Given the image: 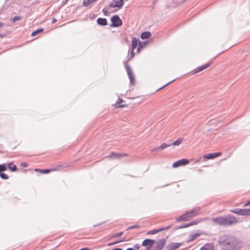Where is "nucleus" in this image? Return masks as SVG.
I'll list each match as a JSON object with an SVG mask.
<instances>
[{"mask_svg": "<svg viewBox=\"0 0 250 250\" xmlns=\"http://www.w3.org/2000/svg\"><path fill=\"white\" fill-rule=\"evenodd\" d=\"M211 221L216 225L225 227L234 226L240 222L239 220L232 214L214 217L211 219Z\"/></svg>", "mask_w": 250, "mask_h": 250, "instance_id": "nucleus-1", "label": "nucleus"}, {"mask_svg": "<svg viewBox=\"0 0 250 250\" xmlns=\"http://www.w3.org/2000/svg\"><path fill=\"white\" fill-rule=\"evenodd\" d=\"M226 244L230 246L233 250H238L242 248L243 242L237 238L232 237L229 241L227 242Z\"/></svg>", "mask_w": 250, "mask_h": 250, "instance_id": "nucleus-2", "label": "nucleus"}, {"mask_svg": "<svg viewBox=\"0 0 250 250\" xmlns=\"http://www.w3.org/2000/svg\"><path fill=\"white\" fill-rule=\"evenodd\" d=\"M111 24L110 27H118L121 26L123 24L122 20L118 15L113 16L111 18Z\"/></svg>", "mask_w": 250, "mask_h": 250, "instance_id": "nucleus-3", "label": "nucleus"}, {"mask_svg": "<svg viewBox=\"0 0 250 250\" xmlns=\"http://www.w3.org/2000/svg\"><path fill=\"white\" fill-rule=\"evenodd\" d=\"M232 213H235L239 215L247 216L250 215V209H240L238 208L231 209L229 210Z\"/></svg>", "mask_w": 250, "mask_h": 250, "instance_id": "nucleus-4", "label": "nucleus"}, {"mask_svg": "<svg viewBox=\"0 0 250 250\" xmlns=\"http://www.w3.org/2000/svg\"><path fill=\"white\" fill-rule=\"evenodd\" d=\"M200 210L201 208L200 207H197L189 211H186L184 214H187V217L188 218V221H189L194 216L197 215Z\"/></svg>", "mask_w": 250, "mask_h": 250, "instance_id": "nucleus-5", "label": "nucleus"}, {"mask_svg": "<svg viewBox=\"0 0 250 250\" xmlns=\"http://www.w3.org/2000/svg\"><path fill=\"white\" fill-rule=\"evenodd\" d=\"M125 67L129 79L130 80V83L132 85H134L135 83L134 82V75L133 74L131 68L129 65L127 64H125Z\"/></svg>", "mask_w": 250, "mask_h": 250, "instance_id": "nucleus-6", "label": "nucleus"}, {"mask_svg": "<svg viewBox=\"0 0 250 250\" xmlns=\"http://www.w3.org/2000/svg\"><path fill=\"white\" fill-rule=\"evenodd\" d=\"M124 0H113L112 2L109 4V6L111 8L117 7L121 9L124 5Z\"/></svg>", "mask_w": 250, "mask_h": 250, "instance_id": "nucleus-7", "label": "nucleus"}, {"mask_svg": "<svg viewBox=\"0 0 250 250\" xmlns=\"http://www.w3.org/2000/svg\"><path fill=\"white\" fill-rule=\"evenodd\" d=\"M155 241L153 239H145L143 242L142 245L144 247H146L147 250H149L152 248L154 244Z\"/></svg>", "mask_w": 250, "mask_h": 250, "instance_id": "nucleus-8", "label": "nucleus"}, {"mask_svg": "<svg viewBox=\"0 0 250 250\" xmlns=\"http://www.w3.org/2000/svg\"><path fill=\"white\" fill-rule=\"evenodd\" d=\"M189 163V161L187 159H182L175 162L173 164V167L174 168L178 167L180 166H185L188 164Z\"/></svg>", "mask_w": 250, "mask_h": 250, "instance_id": "nucleus-9", "label": "nucleus"}, {"mask_svg": "<svg viewBox=\"0 0 250 250\" xmlns=\"http://www.w3.org/2000/svg\"><path fill=\"white\" fill-rule=\"evenodd\" d=\"M182 245L181 243L171 242L168 244L166 246L167 250H175L178 249Z\"/></svg>", "mask_w": 250, "mask_h": 250, "instance_id": "nucleus-10", "label": "nucleus"}, {"mask_svg": "<svg viewBox=\"0 0 250 250\" xmlns=\"http://www.w3.org/2000/svg\"><path fill=\"white\" fill-rule=\"evenodd\" d=\"M171 227V225H169V226H167V227L160 228V229H156L151 230L148 231L147 232V234H148V235H153V234H156V233H159V232H161V231H163V230H165L168 229H169Z\"/></svg>", "mask_w": 250, "mask_h": 250, "instance_id": "nucleus-11", "label": "nucleus"}, {"mask_svg": "<svg viewBox=\"0 0 250 250\" xmlns=\"http://www.w3.org/2000/svg\"><path fill=\"white\" fill-rule=\"evenodd\" d=\"M166 244V240L165 239L159 240L156 243V246L154 248L155 250H162Z\"/></svg>", "mask_w": 250, "mask_h": 250, "instance_id": "nucleus-12", "label": "nucleus"}, {"mask_svg": "<svg viewBox=\"0 0 250 250\" xmlns=\"http://www.w3.org/2000/svg\"><path fill=\"white\" fill-rule=\"evenodd\" d=\"M221 152H216L213 153H208L204 155V158L206 159H213L220 155H221Z\"/></svg>", "mask_w": 250, "mask_h": 250, "instance_id": "nucleus-13", "label": "nucleus"}, {"mask_svg": "<svg viewBox=\"0 0 250 250\" xmlns=\"http://www.w3.org/2000/svg\"><path fill=\"white\" fill-rule=\"evenodd\" d=\"M211 63H212V62H208L205 65H203L202 66L197 67L195 69L194 73L195 74V73H198L199 72H201V71L207 69L211 64Z\"/></svg>", "mask_w": 250, "mask_h": 250, "instance_id": "nucleus-14", "label": "nucleus"}, {"mask_svg": "<svg viewBox=\"0 0 250 250\" xmlns=\"http://www.w3.org/2000/svg\"><path fill=\"white\" fill-rule=\"evenodd\" d=\"M214 247L212 243H207L202 246L200 250H213Z\"/></svg>", "mask_w": 250, "mask_h": 250, "instance_id": "nucleus-15", "label": "nucleus"}, {"mask_svg": "<svg viewBox=\"0 0 250 250\" xmlns=\"http://www.w3.org/2000/svg\"><path fill=\"white\" fill-rule=\"evenodd\" d=\"M97 22L101 26H105L107 24V21L105 18H99L97 20Z\"/></svg>", "mask_w": 250, "mask_h": 250, "instance_id": "nucleus-16", "label": "nucleus"}, {"mask_svg": "<svg viewBox=\"0 0 250 250\" xmlns=\"http://www.w3.org/2000/svg\"><path fill=\"white\" fill-rule=\"evenodd\" d=\"M125 155H126L125 154H121L119 153H115V152H112L109 155L108 157L110 158H111V159L118 158L121 157H122L123 156H125Z\"/></svg>", "mask_w": 250, "mask_h": 250, "instance_id": "nucleus-17", "label": "nucleus"}, {"mask_svg": "<svg viewBox=\"0 0 250 250\" xmlns=\"http://www.w3.org/2000/svg\"><path fill=\"white\" fill-rule=\"evenodd\" d=\"M151 34L149 31H145L143 32L141 35V38L143 40L146 39L151 37Z\"/></svg>", "mask_w": 250, "mask_h": 250, "instance_id": "nucleus-18", "label": "nucleus"}, {"mask_svg": "<svg viewBox=\"0 0 250 250\" xmlns=\"http://www.w3.org/2000/svg\"><path fill=\"white\" fill-rule=\"evenodd\" d=\"M97 0H83V5L84 7H87L92 4Z\"/></svg>", "mask_w": 250, "mask_h": 250, "instance_id": "nucleus-19", "label": "nucleus"}, {"mask_svg": "<svg viewBox=\"0 0 250 250\" xmlns=\"http://www.w3.org/2000/svg\"><path fill=\"white\" fill-rule=\"evenodd\" d=\"M176 221L177 222H181L183 221H188V218L187 217V214H182L180 216L178 217L176 219Z\"/></svg>", "mask_w": 250, "mask_h": 250, "instance_id": "nucleus-20", "label": "nucleus"}, {"mask_svg": "<svg viewBox=\"0 0 250 250\" xmlns=\"http://www.w3.org/2000/svg\"><path fill=\"white\" fill-rule=\"evenodd\" d=\"M200 235V234L199 233H195L194 234L191 235L190 237L187 241L188 242H190L193 241L195 239H196V238L199 237Z\"/></svg>", "mask_w": 250, "mask_h": 250, "instance_id": "nucleus-21", "label": "nucleus"}, {"mask_svg": "<svg viewBox=\"0 0 250 250\" xmlns=\"http://www.w3.org/2000/svg\"><path fill=\"white\" fill-rule=\"evenodd\" d=\"M8 167L11 170V171H16L17 170V167L16 165H13L12 162L8 164Z\"/></svg>", "mask_w": 250, "mask_h": 250, "instance_id": "nucleus-22", "label": "nucleus"}, {"mask_svg": "<svg viewBox=\"0 0 250 250\" xmlns=\"http://www.w3.org/2000/svg\"><path fill=\"white\" fill-rule=\"evenodd\" d=\"M138 44L139 43L137 39L135 38H133L132 41V49L133 50L136 48Z\"/></svg>", "mask_w": 250, "mask_h": 250, "instance_id": "nucleus-23", "label": "nucleus"}, {"mask_svg": "<svg viewBox=\"0 0 250 250\" xmlns=\"http://www.w3.org/2000/svg\"><path fill=\"white\" fill-rule=\"evenodd\" d=\"M183 139L182 138H179L177 140L174 141L170 145L173 146H179L183 141Z\"/></svg>", "mask_w": 250, "mask_h": 250, "instance_id": "nucleus-24", "label": "nucleus"}, {"mask_svg": "<svg viewBox=\"0 0 250 250\" xmlns=\"http://www.w3.org/2000/svg\"><path fill=\"white\" fill-rule=\"evenodd\" d=\"M43 29L42 28H39V29H38L37 30L33 31L32 33H31V36H33V37H35L36 36L37 34H40L41 33H42V32H43Z\"/></svg>", "mask_w": 250, "mask_h": 250, "instance_id": "nucleus-25", "label": "nucleus"}, {"mask_svg": "<svg viewBox=\"0 0 250 250\" xmlns=\"http://www.w3.org/2000/svg\"><path fill=\"white\" fill-rule=\"evenodd\" d=\"M123 101V100L119 98L116 102V104H117V107L122 108L126 106L125 105L120 104L122 103Z\"/></svg>", "mask_w": 250, "mask_h": 250, "instance_id": "nucleus-26", "label": "nucleus"}, {"mask_svg": "<svg viewBox=\"0 0 250 250\" xmlns=\"http://www.w3.org/2000/svg\"><path fill=\"white\" fill-rule=\"evenodd\" d=\"M170 146H171V145L167 144L166 143H164L161 146H159V148L160 150H162Z\"/></svg>", "mask_w": 250, "mask_h": 250, "instance_id": "nucleus-27", "label": "nucleus"}, {"mask_svg": "<svg viewBox=\"0 0 250 250\" xmlns=\"http://www.w3.org/2000/svg\"><path fill=\"white\" fill-rule=\"evenodd\" d=\"M226 239H227L226 235H224L222 237H221L219 240V244L224 245V243L226 242Z\"/></svg>", "mask_w": 250, "mask_h": 250, "instance_id": "nucleus-28", "label": "nucleus"}, {"mask_svg": "<svg viewBox=\"0 0 250 250\" xmlns=\"http://www.w3.org/2000/svg\"><path fill=\"white\" fill-rule=\"evenodd\" d=\"M147 43V42L146 41H145V42H139V44H138V51H139V50L140 49V48L143 47Z\"/></svg>", "mask_w": 250, "mask_h": 250, "instance_id": "nucleus-29", "label": "nucleus"}, {"mask_svg": "<svg viewBox=\"0 0 250 250\" xmlns=\"http://www.w3.org/2000/svg\"><path fill=\"white\" fill-rule=\"evenodd\" d=\"M6 166L5 164H1L0 165V173L6 170Z\"/></svg>", "mask_w": 250, "mask_h": 250, "instance_id": "nucleus-30", "label": "nucleus"}, {"mask_svg": "<svg viewBox=\"0 0 250 250\" xmlns=\"http://www.w3.org/2000/svg\"><path fill=\"white\" fill-rule=\"evenodd\" d=\"M0 177L2 179H4V180H7L9 178V176L7 174H6L3 172L0 173Z\"/></svg>", "mask_w": 250, "mask_h": 250, "instance_id": "nucleus-31", "label": "nucleus"}, {"mask_svg": "<svg viewBox=\"0 0 250 250\" xmlns=\"http://www.w3.org/2000/svg\"><path fill=\"white\" fill-rule=\"evenodd\" d=\"M51 171V169H44L40 170V172L43 174H47L49 173Z\"/></svg>", "mask_w": 250, "mask_h": 250, "instance_id": "nucleus-32", "label": "nucleus"}, {"mask_svg": "<svg viewBox=\"0 0 250 250\" xmlns=\"http://www.w3.org/2000/svg\"><path fill=\"white\" fill-rule=\"evenodd\" d=\"M21 17L20 16H15L12 19V21L13 22H15L16 21L21 20Z\"/></svg>", "mask_w": 250, "mask_h": 250, "instance_id": "nucleus-33", "label": "nucleus"}, {"mask_svg": "<svg viewBox=\"0 0 250 250\" xmlns=\"http://www.w3.org/2000/svg\"><path fill=\"white\" fill-rule=\"evenodd\" d=\"M123 234V232H120L114 234L112 236V238H117L121 236Z\"/></svg>", "mask_w": 250, "mask_h": 250, "instance_id": "nucleus-34", "label": "nucleus"}, {"mask_svg": "<svg viewBox=\"0 0 250 250\" xmlns=\"http://www.w3.org/2000/svg\"><path fill=\"white\" fill-rule=\"evenodd\" d=\"M140 228V226L138 225H133V226H131L129 227H128L126 230H129V229H139Z\"/></svg>", "mask_w": 250, "mask_h": 250, "instance_id": "nucleus-35", "label": "nucleus"}, {"mask_svg": "<svg viewBox=\"0 0 250 250\" xmlns=\"http://www.w3.org/2000/svg\"><path fill=\"white\" fill-rule=\"evenodd\" d=\"M173 81H174V80H172V81L167 83H166V84H165L164 85H163V86H162L160 88L158 89L156 91H159L160 90L162 89V88H163L164 87H165L167 85H168L169 83H171L173 82Z\"/></svg>", "mask_w": 250, "mask_h": 250, "instance_id": "nucleus-36", "label": "nucleus"}, {"mask_svg": "<svg viewBox=\"0 0 250 250\" xmlns=\"http://www.w3.org/2000/svg\"><path fill=\"white\" fill-rule=\"evenodd\" d=\"M125 238H124V239H123V240H119V241H116V242H115L114 243H110V244H109L108 245L109 246H111V245H112L113 244H117V243L123 242L124 241H125Z\"/></svg>", "mask_w": 250, "mask_h": 250, "instance_id": "nucleus-37", "label": "nucleus"}, {"mask_svg": "<svg viewBox=\"0 0 250 250\" xmlns=\"http://www.w3.org/2000/svg\"><path fill=\"white\" fill-rule=\"evenodd\" d=\"M133 248L136 250H139L141 248V246L139 244H135L133 246Z\"/></svg>", "mask_w": 250, "mask_h": 250, "instance_id": "nucleus-38", "label": "nucleus"}, {"mask_svg": "<svg viewBox=\"0 0 250 250\" xmlns=\"http://www.w3.org/2000/svg\"><path fill=\"white\" fill-rule=\"evenodd\" d=\"M21 167H26L28 166V164L26 163H21Z\"/></svg>", "mask_w": 250, "mask_h": 250, "instance_id": "nucleus-39", "label": "nucleus"}, {"mask_svg": "<svg viewBox=\"0 0 250 250\" xmlns=\"http://www.w3.org/2000/svg\"><path fill=\"white\" fill-rule=\"evenodd\" d=\"M189 223L190 224V226H191L197 224V222H196L195 221H193L190 222Z\"/></svg>", "mask_w": 250, "mask_h": 250, "instance_id": "nucleus-40", "label": "nucleus"}, {"mask_svg": "<svg viewBox=\"0 0 250 250\" xmlns=\"http://www.w3.org/2000/svg\"><path fill=\"white\" fill-rule=\"evenodd\" d=\"M159 150H160V148H159V146H158V147H155V148H153L151 150V151L153 152V151H158Z\"/></svg>", "mask_w": 250, "mask_h": 250, "instance_id": "nucleus-41", "label": "nucleus"}, {"mask_svg": "<svg viewBox=\"0 0 250 250\" xmlns=\"http://www.w3.org/2000/svg\"><path fill=\"white\" fill-rule=\"evenodd\" d=\"M183 228H184V225H181V226H178V227H175V229H183Z\"/></svg>", "mask_w": 250, "mask_h": 250, "instance_id": "nucleus-42", "label": "nucleus"}, {"mask_svg": "<svg viewBox=\"0 0 250 250\" xmlns=\"http://www.w3.org/2000/svg\"><path fill=\"white\" fill-rule=\"evenodd\" d=\"M103 13H104V15H105V16L108 15V12H107V10H105V8H104V9H103Z\"/></svg>", "mask_w": 250, "mask_h": 250, "instance_id": "nucleus-43", "label": "nucleus"}, {"mask_svg": "<svg viewBox=\"0 0 250 250\" xmlns=\"http://www.w3.org/2000/svg\"><path fill=\"white\" fill-rule=\"evenodd\" d=\"M104 222H102V223L97 224V225H94V227H98L99 226L102 225L104 224Z\"/></svg>", "mask_w": 250, "mask_h": 250, "instance_id": "nucleus-44", "label": "nucleus"}, {"mask_svg": "<svg viewBox=\"0 0 250 250\" xmlns=\"http://www.w3.org/2000/svg\"><path fill=\"white\" fill-rule=\"evenodd\" d=\"M250 205V203L249 202V201L247 202V203H246L244 205V207H247L248 206Z\"/></svg>", "mask_w": 250, "mask_h": 250, "instance_id": "nucleus-45", "label": "nucleus"}, {"mask_svg": "<svg viewBox=\"0 0 250 250\" xmlns=\"http://www.w3.org/2000/svg\"><path fill=\"white\" fill-rule=\"evenodd\" d=\"M250 205V203L249 202V201L247 202V203H246L244 205V207H247L248 206Z\"/></svg>", "mask_w": 250, "mask_h": 250, "instance_id": "nucleus-46", "label": "nucleus"}, {"mask_svg": "<svg viewBox=\"0 0 250 250\" xmlns=\"http://www.w3.org/2000/svg\"><path fill=\"white\" fill-rule=\"evenodd\" d=\"M190 226L189 223H188L184 225V228H187Z\"/></svg>", "mask_w": 250, "mask_h": 250, "instance_id": "nucleus-47", "label": "nucleus"}, {"mask_svg": "<svg viewBox=\"0 0 250 250\" xmlns=\"http://www.w3.org/2000/svg\"><path fill=\"white\" fill-rule=\"evenodd\" d=\"M56 21H57L56 19H55V18H54V19H52V23H54L56 22Z\"/></svg>", "mask_w": 250, "mask_h": 250, "instance_id": "nucleus-48", "label": "nucleus"}, {"mask_svg": "<svg viewBox=\"0 0 250 250\" xmlns=\"http://www.w3.org/2000/svg\"><path fill=\"white\" fill-rule=\"evenodd\" d=\"M79 250H89V249L87 248H83Z\"/></svg>", "mask_w": 250, "mask_h": 250, "instance_id": "nucleus-49", "label": "nucleus"}, {"mask_svg": "<svg viewBox=\"0 0 250 250\" xmlns=\"http://www.w3.org/2000/svg\"><path fill=\"white\" fill-rule=\"evenodd\" d=\"M61 167V166H59L58 167H56V170H60V167Z\"/></svg>", "mask_w": 250, "mask_h": 250, "instance_id": "nucleus-50", "label": "nucleus"}, {"mask_svg": "<svg viewBox=\"0 0 250 250\" xmlns=\"http://www.w3.org/2000/svg\"><path fill=\"white\" fill-rule=\"evenodd\" d=\"M112 250H123V249L121 248H115L113 249Z\"/></svg>", "mask_w": 250, "mask_h": 250, "instance_id": "nucleus-51", "label": "nucleus"}, {"mask_svg": "<svg viewBox=\"0 0 250 250\" xmlns=\"http://www.w3.org/2000/svg\"><path fill=\"white\" fill-rule=\"evenodd\" d=\"M134 55V53L133 50H132L131 51V57H133Z\"/></svg>", "mask_w": 250, "mask_h": 250, "instance_id": "nucleus-52", "label": "nucleus"}, {"mask_svg": "<svg viewBox=\"0 0 250 250\" xmlns=\"http://www.w3.org/2000/svg\"><path fill=\"white\" fill-rule=\"evenodd\" d=\"M126 250H135L133 248H129L127 249Z\"/></svg>", "mask_w": 250, "mask_h": 250, "instance_id": "nucleus-53", "label": "nucleus"}, {"mask_svg": "<svg viewBox=\"0 0 250 250\" xmlns=\"http://www.w3.org/2000/svg\"><path fill=\"white\" fill-rule=\"evenodd\" d=\"M3 26V24L0 22V27H2Z\"/></svg>", "mask_w": 250, "mask_h": 250, "instance_id": "nucleus-54", "label": "nucleus"}, {"mask_svg": "<svg viewBox=\"0 0 250 250\" xmlns=\"http://www.w3.org/2000/svg\"><path fill=\"white\" fill-rule=\"evenodd\" d=\"M4 36V35L0 34V37L2 38Z\"/></svg>", "mask_w": 250, "mask_h": 250, "instance_id": "nucleus-55", "label": "nucleus"}, {"mask_svg": "<svg viewBox=\"0 0 250 250\" xmlns=\"http://www.w3.org/2000/svg\"><path fill=\"white\" fill-rule=\"evenodd\" d=\"M9 0H5V2H6L7 1H8Z\"/></svg>", "mask_w": 250, "mask_h": 250, "instance_id": "nucleus-56", "label": "nucleus"}, {"mask_svg": "<svg viewBox=\"0 0 250 250\" xmlns=\"http://www.w3.org/2000/svg\"><path fill=\"white\" fill-rule=\"evenodd\" d=\"M249 201V202H250V200Z\"/></svg>", "mask_w": 250, "mask_h": 250, "instance_id": "nucleus-57", "label": "nucleus"}, {"mask_svg": "<svg viewBox=\"0 0 250 250\" xmlns=\"http://www.w3.org/2000/svg\"><path fill=\"white\" fill-rule=\"evenodd\" d=\"M68 0H66V1H67Z\"/></svg>", "mask_w": 250, "mask_h": 250, "instance_id": "nucleus-58", "label": "nucleus"}]
</instances>
